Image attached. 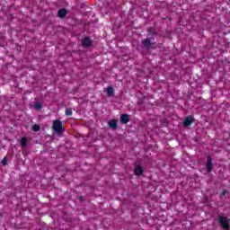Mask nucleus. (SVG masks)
<instances>
[{
  "mask_svg": "<svg viewBox=\"0 0 230 230\" xmlns=\"http://www.w3.org/2000/svg\"><path fill=\"white\" fill-rule=\"evenodd\" d=\"M218 222L223 230H230V219L227 217L219 215Z\"/></svg>",
  "mask_w": 230,
  "mask_h": 230,
  "instance_id": "obj_1",
  "label": "nucleus"
},
{
  "mask_svg": "<svg viewBox=\"0 0 230 230\" xmlns=\"http://www.w3.org/2000/svg\"><path fill=\"white\" fill-rule=\"evenodd\" d=\"M52 129L56 132L58 136L64 132V127L62 126V120L56 119L53 121Z\"/></svg>",
  "mask_w": 230,
  "mask_h": 230,
  "instance_id": "obj_2",
  "label": "nucleus"
},
{
  "mask_svg": "<svg viewBox=\"0 0 230 230\" xmlns=\"http://www.w3.org/2000/svg\"><path fill=\"white\" fill-rule=\"evenodd\" d=\"M195 122V118L193 116H188L183 119V127L188 128L191 127L193 123Z\"/></svg>",
  "mask_w": 230,
  "mask_h": 230,
  "instance_id": "obj_3",
  "label": "nucleus"
},
{
  "mask_svg": "<svg viewBox=\"0 0 230 230\" xmlns=\"http://www.w3.org/2000/svg\"><path fill=\"white\" fill-rule=\"evenodd\" d=\"M213 170V158H211V155L207 156V172L208 173H211Z\"/></svg>",
  "mask_w": 230,
  "mask_h": 230,
  "instance_id": "obj_4",
  "label": "nucleus"
},
{
  "mask_svg": "<svg viewBox=\"0 0 230 230\" xmlns=\"http://www.w3.org/2000/svg\"><path fill=\"white\" fill-rule=\"evenodd\" d=\"M142 46L146 48V49L152 48L154 46L153 41L150 40V39L146 38L142 40Z\"/></svg>",
  "mask_w": 230,
  "mask_h": 230,
  "instance_id": "obj_5",
  "label": "nucleus"
},
{
  "mask_svg": "<svg viewBox=\"0 0 230 230\" xmlns=\"http://www.w3.org/2000/svg\"><path fill=\"white\" fill-rule=\"evenodd\" d=\"M128 121H130V115L126 113L120 115V122L122 123V125H127Z\"/></svg>",
  "mask_w": 230,
  "mask_h": 230,
  "instance_id": "obj_6",
  "label": "nucleus"
},
{
  "mask_svg": "<svg viewBox=\"0 0 230 230\" xmlns=\"http://www.w3.org/2000/svg\"><path fill=\"white\" fill-rule=\"evenodd\" d=\"M144 172H145V170L141 167V165L135 166L134 173L137 177H140V175H143Z\"/></svg>",
  "mask_w": 230,
  "mask_h": 230,
  "instance_id": "obj_7",
  "label": "nucleus"
},
{
  "mask_svg": "<svg viewBox=\"0 0 230 230\" xmlns=\"http://www.w3.org/2000/svg\"><path fill=\"white\" fill-rule=\"evenodd\" d=\"M108 125L110 128H112V130H117L118 129V120L112 119L108 122Z\"/></svg>",
  "mask_w": 230,
  "mask_h": 230,
  "instance_id": "obj_8",
  "label": "nucleus"
},
{
  "mask_svg": "<svg viewBox=\"0 0 230 230\" xmlns=\"http://www.w3.org/2000/svg\"><path fill=\"white\" fill-rule=\"evenodd\" d=\"M82 44L84 48H91V44H93V40H91V38L86 37L83 40Z\"/></svg>",
  "mask_w": 230,
  "mask_h": 230,
  "instance_id": "obj_9",
  "label": "nucleus"
},
{
  "mask_svg": "<svg viewBox=\"0 0 230 230\" xmlns=\"http://www.w3.org/2000/svg\"><path fill=\"white\" fill-rule=\"evenodd\" d=\"M66 15H67V10L62 8V9H59L58 11V16L60 18V19H64V17H66Z\"/></svg>",
  "mask_w": 230,
  "mask_h": 230,
  "instance_id": "obj_10",
  "label": "nucleus"
},
{
  "mask_svg": "<svg viewBox=\"0 0 230 230\" xmlns=\"http://www.w3.org/2000/svg\"><path fill=\"white\" fill-rule=\"evenodd\" d=\"M147 31H148L149 35H156L157 34V31L155 30V27H149L147 29Z\"/></svg>",
  "mask_w": 230,
  "mask_h": 230,
  "instance_id": "obj_11",
  "label": "nucleus"
},
{
  "mask_svg": "<svg viewBox=\"0 0 230 230\" xmlns=\"http://www.w3.org/2000/svg\"><path fill=\"white\" fill-rule=\"evenodd\" d=\"M107 94L108 96H114V88H112L111 86H109L107 88Z\"/></svg>",
  "mask_w": 230,
  "mask_h": 230,
  "instance_id": "obj_12",
  "label": "nucleus"
},
{
  "mask_svg": "<svg viewBox=\"0 0 230 230\" xmlns=\"http://www.w3.org/2000/svg\"><path fill=\"white\" fill-rule=\"evenodd\" d=\"M33 132H40V126L39 124H34L32 126Z\"/></svg>",
  "mask_w": 230,
  "mask_h": 230,
  "instance_id": "obj_13",
  "label": "nucleus"
},
{
  "mask_svg": "<svg viewBox=\"0 0 230 230\" xmlns=\"http://www.w3.org/2000/svg\"><path fill=\"white\" fill-rule=\"evenodd\" d=\"M34 109H36V111H42V104L40 102H36Z\"/></svg>",
  "mask_w": 230,
  "mask_h": 230,
  "instance_id": "obj_14",
  "label": "nucleus"
},
{
  "mask_svg": "<svg viewBox=\"0 0 230 230\" xmlns=\"http://www.w3.org/2000/svg\"><path fill=\"white\" fill-rule=\"evenodd\" d=\"M65 114L66 116H73V110L71 108H66Z\"/></svg>",
  "mask_w": 230,
  "mask_h": 230,
  "instance_id": "obj_15",
  "label": "nucleus"
},
{
  "mask_svg": "<svg viewBox=\"0 0 230 230\" xmlns=\"http://www.w3.org/2000/svg\"><path fill=\"white\" fill-rule=\"evenodd\" d=\"M27 143H28V139L23 137L21 139V145H22V146H26V144H27Z\"/></svg>",
  "mask_w": 230,
  "mask_h": 230,
  "instance_id": "obj_16",
  "label": "nucleus"
},
{
  "mask_svg": "<svg viewBox=\"0 0 230 230\" xmlns=\"http://www.w3.org/2000/svg\"><path fill=\"white\" fill-rule=\"evenodd\" d=\"M2 164L3 166H6V164H8V158L6 156L3 158Z\"/></svg>",
  "mask_w": 230,
  "mask_h": 230,
  "instance_id": "obj_17",
  "label": "nucleus"
},
{
  "mask_svg": "<svg viewBox=\"0 0 230 230\" xmlns=\"http://www.w3.org/2000/svg\"><path fill=\"white\" fill-rule=\"evenodd\" d=\"M223 195H226V190H223Z\"/></svg>",
  "mask_w": 230,
  "mask_h": 230,
  "instance_id": "obj_18",
  "label": "nucleus"
}]
</instances>
